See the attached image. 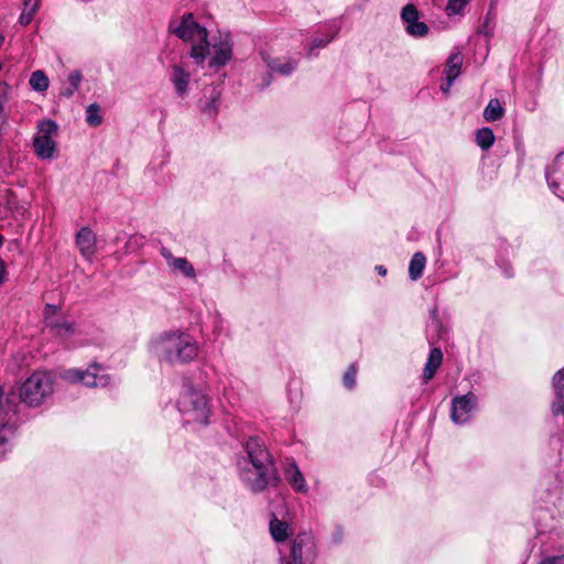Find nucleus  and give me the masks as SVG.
Here are the masks:
<instances>
[{
  "mask_svg": "<svg viewBox=\"0 0 564 564\" xmlns=\"http://www.w3.org/2000/svg\"><path fill=\"white\" fill-rule=\"evenodd\" d=\"M247 456L238 460L239 477L252 492L276 487L281 478L275 463L260 437H249L245 444Z\"/></svg>",
  "mask_w": 564,
  "mask_h": 564,
  "instance_id": "f257e3e1",
  "label": "nucleus"
},
{
  "mask_svg": "<svg viewBox=\"0 0 564 564\" xmlns=\"http://www.w3.org/2000/svg\"><path fill=\"white\" fill-rule=\"evenodd\" d=\"M151 350L160 364L171 367L186 366L194 361L199 352L197 340L189 333L173 329L159 334L151 340Z\"/></svg>",
  "mask_w": 564,
  "mask_h": 564,
  "instance_id": "f03ea898",
  "label": "nucleus"
},
{
  "mask_svg": "<svg viewBox=\"0 0 564 564\" xmlns=\"http://www.w3.org/2000/svg\"><path fill=\"white\" fill-rule=\"evenodd\" d=\"M170 31L182 41L191 44L189 56L195 64L205 63L209 54L208 31L200 25L193 13H185L178 21H173Z\"/></svg>",
  "mask_w": 564,
  "mask_h": 564,
  "instance_id": "7ed1b4c3",
  "label": "nucleus"
},
{
  "mask_svg": "<svg viewBox=\"0 0 564 564\" xmlns=\"http://www.w3.org/2000/svg\"><path fill=\"white\" fill-rule=\"evenodd\" d=\"M54 392L50 372L34 371L18 388L19 401L29 408L41 406Z\"/></svg>",
  "mask_w": 564,
  "mask_h": 564,
  "instance_id": "20e7f679",
  "label": "nucleus"
},
{
  "mask_svg": "<svg viewBox=\"0 0 564 564\" xmlns=\"http://www.w3.org/2000/svg\"><path fill=\"white\" fill-rule=\"evenodd\" d=\"M177 408L183 415L187 416V422L207 424L209 408L206 395L202 391L186 386L178 398Z\"/></svg>",
  "mask_w": 564,
  "mask_h": 564,
  "instance_id": "39448f33",
  "label": "nucleus"
},
{
  "mask_svg": "<svg viewBox=\"0 0 564 564\" xmlns=\"http://www.w3.org/2000/svg\"><path fill=\"white\" fill-rule=\"evenodd\" d=\"M58 126L54 120L45 119L37 123L36 133L33 137V150L42 160H51L56 151L54 138L57 135Z\"/></svg>",
  "mask_w": 564,
  "mask_h": 564,
  "instance_id": "423d86ee",
  "label": "nucleus"
},
{
  "mask_svg": "<svg viewBox=\"0 0 564 564\" xmlns=\"http://www.w3.org/2000/svg\"><path fill=\"white\" fill-rule=\"evenodd\" d=\"M62 377L72 383H83L86 387H107L110 382L108 373L97 364H93L86 370L68 369Z\"/></svg>",
  "mask_w": 564,
  "mask_h": 564,
  "instance_id": "0eeeda50",
  "label": "nucleus"
},
{
  "mask_svg": "<svg viewBox=\"0 0 564 564\" xmlns=\"http://www.w3.org/2000/svg\"><path fill=\"white\" fill-rule=\"evenodd\" d=\"M209 61L210 68L219 69L228 64L232 57V41L229 34H219L213 36L209 41Z\"/></svg>",
  "mask_w": 564,
  "mask_h": 564,
  "instance_id": "6e6552de",
  "label": "nucleus"
},
{
  "mask_svg": "<svg viewBox=\"0 0 564 564\" xmlns=\"http://www.w3.org/2000/svg\"><path fill=\"white\" fill-rule=\"evenodd\" d=\"M477 398L474 393H467L462 397H455L452 400L451 417L456 424H464L469 421L475 411Z\"/></svg>",
  "mask_w": 564,
  "mask_h": 564,
  "instance_id": "1a4fd4ad",
  "label": "nucleus"
},
{
  "mask_svg": "<svg viewBox=\"0 0 564 564\" xmlns=\"http://www.w3.org/2000/svg\"><path fill=\"white\" fill-rule=\"evenodd\" d=\"M401 19L405 24L406 32L416 37H423L429 33L424 22L419 21V12L413 4H406L401 11Z\"/></svg>",
  "mask_w": 564,
  "mask_h": 564,
  "instance_id": "9d476101",
  "label": "nucleus"
},
{
  "mask_svg": "<svg viewBox=\"0 0 564 564\" xmlns=\"http://www.w3.org/2000/svg\"><path fill=\"white\" fill-rule=\"evenodd\" d=\"M313 547V538L303 532L295 536L291 546V558H283L281 564H304L303 556Z\"/></svg>",
  "mask_w": 564,
  "mask_h": 564,
  "instance_id": "9b49d317",
  "label": "nucleus"
},
{
  "mask_svg": "<svg viewBox=\"0 0 564 564\" xmlns=\"http://www.w3.org/2000/svg\"><path fill=\"white\" fill-rule=\"evenodd\" d=\"M161 254L174 272H178L189 279H194L196 276L194 267L186 258L174 257L171 250L165 247L161 248Z\"/></svg>",
  "mask_w": 564,
  "mask_h": 564,
  "instance_id": "f8f14e48",
  "label": "nucleus"
},
{
  "mask_svg": "<svg viewBox=\"0 0 564 564\" xmlns=\"http://www.w3.org/2000/svg\"><path fill=\"white\" fill-rule=\"evenodd\" d=\"M462 63H463V57H462L460 53H453L447 58V62H446V65L444 68L446 82L442 83V85H441V89L444 94H448L454 80L459 76Z\"/></svg>",
  "mask_w": 564,
  "mask_h": 564,
  "instance_id": "ddd939ff",
  "label": "nucleus"
},
{
  "mask_svg": "<svg viewBox=\"0 0 564 564\" xmlns=\"http://www.w3.org/2000/svg\"><path fill=\"white\" fill-rule=\"evenodd\" d=\"M563 160H564V154L563 153L557 154L554 158L552 164L546 167L545 176H546L547 184H549L550 188L552 189V192L557 197L564 199V188L561 187L560 182H558L560 177L556 176V174L558 172H561V170H562Z\"/></svg>",
  "mask_w": 564,
  "mask_h": 564,
  "instance_id": "4468645a",
  "label": "nucleus"
},
{
  "mask_svg": "<svg viewBox=\"0 0 564 564\" xmlns=\"http://www.w3.org/2000/svg\"><path fill=\"white\" fill-rule=\"evenodd\" d=\"M96 235L88 227H83L76 235V245L82 256L88 260L96 252Z\"/></svg>",
  "mask_w": 564,
  "mask_h": 564,
  "instance_id": "2eb2a0df",
  "label": "nucleus"
},
{
  "mask_svg": "<svg viewBox=\"0 0 564 564\" xmlns=\"http://www.w3.org/2000/svg\"><path fill=\"white\" fill-rule=\"evenodd\" d=\"M284 476L288 482L292 486V488L297 492H306L307 485L306 480L300 470L299 466L294 460L288 464V467L284 470Z\"/></svg>",
  "mask_w": 564,
  "mask_h": 564,
  "instance_id": "dca6fc26",
  "label": "nucleus"
},
{
  "mask_svg": "<svg viewBox=\"0 0 564 564\" xmlns=\"http://www.w3.org/2000/svg\"><path fill=\"white\" fill-rule=\"evenodd\" d=\"M220 96L221 93L217 87L209 88L200 102L202 112L208 117H215L220 106Z\"/></svg>",
  "mask_w": 564,
  "mask_h": 564,
  "instance_id": "f3484780",
  "label": "nucleus"
},
{
  "mask_svg": "<svg viewBox=\"0 0 564 564\" xmlns=\"http://www.w3.org/2000/svg\"><path fill=\"white\" fill-rule=\"evenodd\" d=\"M261 55L267 66L272 72L281 75H290L297 66V61L295 59H288L282 63L279 59L272 58L268 53H262Z\"/></svg>",
  "mask_w": 564,
  "mask_h": 564,
  "instance_id": "a211bd4d",
  "label": "nucleus"
},
{
  "mask_svg": "<svg viewBox=\"0 0 564 564\" xmlns=\"http://www.w3.org/2000/svg\"><path fill=\"white\" fill-rule=\"evenodd\" d=\"M442 361H443L442 350L440 348L431 349V351L429 354V358H427L424 369H423L424 382H427L429 380H431L434 377V375L436 373L437 369L440 368Z\"/></svg>",
  "mask_w": 564,
  "mask_h": 564,
  "instance_id": "6ab92c4d",
  "label": "nucleus"
},
{
  "mask_svg": "<svg viewBox=\"0 0 564 564\" xmlns=\"http://www.w3.org/2000/svg\"><path fill=\"white\" fill-rule=\"evenodd\" d=\"M171 82L178 96H184L187 91L189 83V74L181 66L174 65L172 67Z\"/></svg>",
  "mask_w": 564,
  "mask_h": 564,
  "instance_id": "aec40b11",
  "label": "nucleus"
},
{
  "mask_svg": "<svg viewBox=\"0 0 564 564\" xmlns=\"http://www.w3.org/2000/svg\"><path fill=\"white\" fill-rule=\"evenodd\" d=\"M0 413L4 415H17L19 413V402H17V392L11 390L6 397L0 386Z\"/></svg>",
  "mask_w": 564,
  "mask_h": 564,
  "instance_id": "412c9836",
  "label": "nucleus"
},
{
  "mask_svg": "<svg viewBox=\"0 0 564 564\" xmlns=\"http://www.w3.org/2000/svg\"><path fill=\"white\" fill-rule=\"evenodd\" d=\"M83 80V75L79 70H73L69 73L67 77V82L63 85L59 96L64 98H70L75 91L78 89L80 83Z\"/></svg>",
  "mask_w": 564,
  "mask_h": 564,
  "instance_id": "4be33fe9",
  "label": "nucleus"
},
{
  "mask_svg": "<svg viewBox=\"0 0 564 564\" xmlns=\"http://www.w3.org/2000/svg\"><path fill=\"white\" fill-rule=\"evenodd\" d=\"M425 264V256L422 252H415L409 264V275L411 280L416 281L422 276Z\"/></svg>",
  "mask_w": 564,
  "mask_h": 564,
  "instance_id": "5701e85b",
  "label": "nucleus"
},
{
  "mask_svg": "<svg viewBox=\"0 0 564 564\" xmlns=\"http://www.w3.org/2000/svg\"><path fill=\"white\" fill-rule=\"evenodd\" d=\"M58 307L53 304H46L44 307V324L52 333L61 323L65 321L58 315Z\"/></svg>",
  "mask_w": 564,
  "mask_h": 564,
  "instance_id": "b1692460",
  "label": "nucleus"
},
{
  "mask_svg": "<svg viewBox=\"0 0 564 564\" xmlns=\"http://www.w3.org/2000/svg\"><path fill=\"white\" fill-rule=\"evenodd\" d=\"M15 431V423L11 422V419L8 422L0 424V457H2L8 448H9V440L13 436Z\"/></svg>",
  "mask_w": 564,
  "mask_h": 564,
  "instance_id": "393cba45",
  "label": "nucleus"
},
{
  "mask_svg": "<svg viewBox=\"0 0 564 564\" xmlns=\"http://www.w3.org/2000/svg\"><path fill=\"white\" fill-rule=\"evenodd\" d=\"M270 533L276 542H283L289 538V525L286 522L273 518L270 521Z\"/></svg>",
  "mask_w": 564,
  "mask_h": 564,
  "instance_id": "a878e982",
  "label": "nucleus"
},
{
  "mask_svg": "<svg viewBox=\"0 0 564 564\" xmlns=\"http://www.w3.org/2000/svg\"><path fill=\"white\" fill-rule=\"evenodd\" d=\"M505 115V109L502 108L500 101L498 99H490L488 105L484 110V118L486 121H497L500 120Z\"/></svg>",
  "mask_w": 564,
  "mask_h": 564,
  "instance_id": "bb28decb",
  "label": "nucleus"
},
{
  "mask_svg": "<svg viewBox=\"0 0 564 564\" xmlns=\"http://www.w3.org/2000/svg\"><path fill=\"white\" fill-rule=\"evenodd\" d=\"M29 84L33 90L43 93L47 90L50 82L43 70H35L32 73Z\"/></svg>",
  "mask_w": 564,
  "mask_h": 564,
  "instance_id": "cd10ccee",
  "label": "nucleus"
},
{
  "mask_svg": "<svg viewBox=\"0 0 564 564\" xmlns=\"http://www.w3.org/2000/svg\"><path fill=\"white\" fill-rule=\"evenodd\" d=\"M476 142L482 150H488L495 142V134L490 128H481L476 132Z\"/></svg>",
  "mask_w": 564,
  "mask_h": 564,
  "instance_id": "c85d7f7f",
  "label": "nucleus"
},
{
  "mask_svg": "<svg viewBox=\"0 0 564 564\" xmlns=\"http://www.w3.org/2000/svg\"><path fill=\"white\" fill-rule=\"evenodd\" d=\"M86 121L91 127L101 124L102 117L100 115V107L97 104H91L86 109Z\"/></svg>",
  "mask_w": 564,
  "mask_h": 564,
  "instance_id": "c756f323",
  "label": "nucleus"
},
{
  "mask_svg": "<svg viewBox=\"0 0 564 564\" xmlns=\"http://www.w3.org/2000/svg\"><path fill=\"white\" fill-rule=\"evenodd\" d=\"M52 334L63 339H67L75 334V326L73 323L62 321V323L52 332Z\"/></svg>",
  "mask_w": 564,
  "mask_h": 564,
  "instance_id": "7c9ffc66",
  "label": "nucleus"
},
{
  "mask_svg": "<svg viewBox=\"0 0 564 564\" xmlns=\"http://www.w3.org/2000/svg\"><path fill=\"white\" fill-rule=\"evenodd\" d=\"M357 372H358V369H357L356 364H351V365L347 368V370L345 371V373H344V378H343V382H344V386H345L347 389H352V388H355V386H356Z\"/></svg>",
  "mask_w": 564,
  "mask_h": 564,
  "instance_id": "2f4dec72",
  "label": "nucleus"
},
{
  "mask_svg": "<svg viewBox=\"0 0 564 564\" xmlns=\"http://www.w3.org/2000/svg\"><path fill=\"white\" fill-rule=\"evenodd\" d=\"M468 0H448L445 8L447 15L460 14Z\"/></svg>",
  "mask_w": 564,
  "mask_h": 564,
  "instance_id": "473e14b6",
  "label": "nucleus"
},
{
  "mask_svg": "<svg viewBox=\"0 0 564 564\" xmlns=\"http://www.w3.org/2000/svg\"><path fill=\"white\" fill-rule=\"evenodd\" d=\"M35 13L36 12H31V10H26L25 8H23V11L19 18L20 24H22V25L30 24Z\"/></svg>",
  "mask_w": 564,
  "mask_h": 564,
  "instance_id": "72a5a7b5",
  "label": "nucleus"
},
{
  "mask_svg": "<svg viewBox=\"0 0 564 564\" xmlns=\"http://www.w3.org/2000/svg\"><path fill=\"white\" fill-rule=\"evenodd\" d=\"M41 1L42 0H23V6L26 10H31V12H37Z\"/></svg>",
  "mask_w": 564,
  "mask_h": 564,
  "instance_id": "f704fd0d",
  "label": "nucleus"
},
{
  "mask_svg": "<svg viewBox=\"0 0 564 564\" xmlns=\"http://www.w3.org/2000/svg\"><path fill=\"white\" fill-rule=\"evenodd\" d=\"M540 564H564V555L550 556Z\"/></svg>",
  "mask_w": 564,
  "mask_h": 564,
  "instance_id": "c9c22d12",
  "label": "nucleus"
},
{
  "mask_svg": "<svg viewBox=\"0 0 564 564\" xmlns=\"http://www.w3.org/2000/svg\"><path fill=\"white\" fill-rule=\"evenodd\" d=\"M335 35H332L329 39L327 40H323V39H319V37H316L313 40V43H312V46L313 48H316V47H324L327 45V43H329L333 39H334Z\"/></svg>",
  "mask_w": 564,
  "mask_h": 564,
  "instance_id": "e433bc0d",
  "label": "nucleus"
},
{
  "mask_svg": "<svg viewBox=\"0 0 564 564\" xmlns=\"http://www.w3.org/2000/svg\"><path fill=\"white\" fill-rule=\"evenodd\" d=\"M6 274H7V270H6V263L4 261L0 258V284H2L6 280Z\"/></svg>",
  "mask_w": 564,
  "mask_h": 564,
  "instance_id": "4c0bfd02",
  "label": "nucleus"
},
{
  "mask_svg": "<svg viewBox=\"0 0 564 564\" xmlns=\"http://www.w3.org/2000/svg\"><path fill=\"white\" fill-rule=\"evenodd\" d=\"M376 270L382 276H384L387 274V269L383 265H377Z\"/></svg>",
  "mask_w": 564,
  "mask_h": 564,
  "instance_id": "58836bf2",
  "label": "nucleus"
},
{
  "mask_svg": "<svg viewBox=\"0 0 564 564\" xmlns=\"http://www.w3.org/2000/svg\"><path fill=\"white\" fill-rule=\"evenodd\" d=\"M2 69V64L0 63V70Z\"/></svg>",
  "mask_w": 564,
  "mask_h": 564,
  "instance_id": "ea45409f",
  "label": "nucleus"
}]
</instances>
